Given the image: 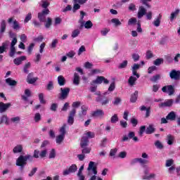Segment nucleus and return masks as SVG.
I'll return each mask as SVG.
<instances>
[{"label": "nucleus", "mask_w": 180, "mask_h": 180, "mask_svg": "<svg viewBox=\"0 0 180 180\" xmlns=\"http://www.w3.org/2000/svg\"><path fill=\"white\" fill-rule=\"evenodd\" d=\"M155 174H148V169L146 167L144 170V175L143 176L142 179H146V180H151V179H155Z\"/></svg>", "instance_id": "4468645a"}, {"label": "nucleus", "mask_w": 180, "mask_h": 180, "mask_svg": "<svg viewBox=\"0 0 180 180\" xmlns=\"http://www.w3.org/2000/svg\"><path fill=\"white\" fill-rule=\"evenodd\" d=\"M34 120L35 123H39V122L41 120V115H40L39 112L35 113Z\"/></svg>", "instance_id": "c03bdc74"}, {"label": "nucleus", "mask_w": 180, "mask_h": 180, "mask_svg": "<svg viewBox=\"0 0 180 180\" xmlns=\"http://www.w3.org/2000/svg\"><path fill=\"white\" fill-rule=\"evenodd\" d=\"M103 82H104V84H109V80H108V79L105 78V77L103 76H98L95 80H93L91 82V85L94 86L96 84H101Z\"/></svg>", "instance_id": "39448f33"}, {"label": "nucleus", "mask_w": 180, "mask_h": 180, "mask_svg": "<svg viewBox=\"0 0 180 180\" xmlns=\"http://www.w3.org/2000/svg\"><path fill=\"white\" fill-rule=\"evenodd\" d=\"M139 69H140V65L137 63H134L131 68L132 75L136 77V78H140V75L137 73V70H139Z\"/></svg>", "instance_id": "dca6fc26"}, {"label": "nucleus", "mask_w": 180, "mask_h": 180, "mask_svg": "<svg viewBox=\"0 0 180 180\" xmlns=\"http://www.w3.org/2000/svg\"><path fill=\"white\" fill-rule=\"evenodd\" d=\"M167 120H170L171 122H174L176 119V113L174 111H171L168 113V115L166 116Z\"/></svg>", "instance_id": "393cba45"}, {"label": "nucleus", "mask_w": 180, "mask_h": 180, "mask_svg": "<svg viewBox=\"0 0 180 180\" xmlns=\"http://www.w3.org/2000/svg\"><path fill=\"white\" fill-rule=\"evenodd\" d=\"M27 164V162L26 161V158H25V155H20L16 160L15 165L19 167L20 171H23Z\"/></svg>", "instance_id": "f03ea898"}, {"label": "nucleus", "mask_w": 180, "mask_h": 180, "mask_svg": "<svg viewBox=\"0 0 180 180\" xmlns=\"http://www.w3.org/2000/svg\"><path fill=\"white\" fill-rule=\"evenodd\" d=\"M146 14L147 10L146 9V8H144V6H140L137 14L138 19H141V18H143V16Z\"/></svg>", "instance_id": "2eb2a0df"}, {"label": "nucleus", "mask_w": 180, "mask_h": 180, "mask_svg": "<svg viewBox=\"0 0 180 180\" xmlns=\"http://www.w3.org/2000/svg\"><path fill=\"white\" fill-rule=\"evenodd\" d=\"M139 162L141 165H146V164H148L150 162L146 159H143L141 158H134L131 160V165H134V164H137Z\"/></svg>", "instance_id": "9d476101"}, {"label": "nucleus", "mask_w": 180, "mask_h": 180, "mask_svg": "<svg viewBox=\"0 0 180 180\" xmlns=\"http://www.w3.org/2000/svg\"><path fill=\"white\" fill-rule=\"evenodd\" d=\"M154 57V54L151 51H147L146 53V60H150Z\"/></svg>", "instance_id": "8fccbe9b"}, {"label": "nucleus", "mask_w": 180, "mask_h": 180, "mask_svg": "<svg viewBox=\"0 0 180 180\" xmlns=\"http://www.w3.org/2000/svg\"><path fill=\"white\" fill-rule=\"evenodd\" d=\"M83 24H82V26ZM85 29H92V26H94V24L92 23V21L88 20L85 23L84 22Z\"/></svg>", "instance_id": "ea45409f"}, {"label": "nucleus", "mask_w": 180, "mask_h": 180, "mask_svg": "<svg viewBox=\"0 0 180 180\" xmlns=\"http://www.w3.org/2000/svg\"><path fill=\"white\" fill-rule=\"evenodd\" d=\"M15 53H16V48H15V46H11L9 53L10 57H13V56H15Z\"/></svg>", "instance_id": "6e6d98bb"}, {"label": "nucleus", "mask_w": 180, "mask_h": 180, "mask_svg": "<svg viewBox=\"0 0 180 180\" xmlns=\"http://www.w3.org/2000/svg\"><path fill=\"white\" fill-rule=\"evenodd\" d=\"M72 109L69 112V116L68 117V124H74V117L77 114V110L75 108H79L81 106V101H75L72 104Z\"/></svg>", "instance_id": "f257e3e1"}, {"label": "nucleus", "mask_w": 180, "mask_h": 180, "mask_svg": "<svg viewBox=\"0 0 180 180\" xmlns=\"http://www.w3.org/2000/svg\"><path fill=\"white\" fill-rule=\"evenodd\" d=\"M173 103H174V100L169 99L167 101L159 104V108H171Z\"/></svg>", "instance_id": "6ab92c4d"}, {"label": "nucleus", "mask_w": 180, "mask_h": 180, "mask_svg": "<svg viewBox=\"0 0 180 180\" xmlns=\"http://www.w3.org/2000/svg\"><path fill=\"white\" fill-rule=\"evenodd\" d=\"M52 23H53V20H51V18H48L47 20L45 22V27L46 29H50V26H51Z\"/></svg>", "instance_id": "49530a36"}, {"label": "nucleus", "mask_w": 180, "mask_h": 180, "mask_svg": "<svg viewBox=\"0 0 180 180\" xmlns=\"http://www.w3.org/2000/svg\"><path fill=\"white\" fill-rule=\"evenodd\" d=\"M96 101L99 102L101 103L102 106H106L108 103H109V98H102V96H98L97 98H96Z\"/></svg>", "instance_id": "f3484780"}, {"label": "nucleus", "mask_w": 180, "mask_h": 180, "mask_svg": "<svg viewBox=\"0 0 180 180\" xmlns=\"http://www.w3.org/2000/svg\"><path fill=\"white\" fill-rule=\"evenodd\" d=\"M70 89L68 87L60 88V99H61V101L67 99V98H68V95H70Z\"/></svg>", "instance_id": "6e6552de"}, {"label": "nucleus", "mask_w": 180, "mask_h": 180, "mask_svg": "<svg viewBox=\"0 0 180 180\" xmlns=\"http://www.w3.org/2000/svg\"><path fill=\"white\" fill-rule=\"evenodd\" d=\"M128 62L127 60H124L122 63L118 65L119 70H123V68H126L127 67Z\"/></svg>", "instance_id": "864d4df0"}, {"label": "nucleus", "mask_w": 180, "mask_h": 180, "mask_svg": "<svg viewBox=\"0 0 180 180\" xmlns=\"http://www.w3.org/2000/svg\"><path fill=\"white\" fill-rule=\"evenodd\" d=\"M49 158H50V159L56 158V149L53 148L51 150V151L49 153Z\"/></svg>", "instance_id": "052dcab7"}, {"label": "nucleus", "mask_w": 180, "mask_h": 180, "mask_svg": "<svg viewBox=\"0 0 180 180\" xmlns=\"http://www.w3.org/2000/svg\"><path fill=\"white\" fill-rule=\"evenodd\" d=\"M160 78H161L160 75H156L153 76V77L150 78V80L151 81V82H157L158 79H160Z\"/></svg>", "instance_id": "603ef678"}, {"label": "nucleus", "mask_w": 180, "mask_h": 180, "mask_svg": "<svg viewBox=\"0 0 180 180\" xmlns=\"http://www.w3.org/2000/svg\"><path fill=\"white\" fill-rule=\"evenodd\" d=\"M112 23H114L115 26H121L122 22L118 18H112L111 20Z\"/></svg>", "instance_id": "de8ad7c7"}, {"label": "nucleus", "mask_w": 180, "mask_h": 180, "mask_svg": "<svg viewBox=\"0 0 180 180\" xmlns=\"http://www.w3.org/2000/svg\"><path fill=\"white\" fill-rule=\"evenodd\" d=\"M25 96H22L21 98L22 101H25V102H27V101H29L28 98H30V96H32V92L30 89H25Z\"/></svg>", "instance_id": "b1692460"}, {"label": "nucleus", "mask_w": 180, "mask_h": 180, "mask_svg": "<svg viewBox=\"0 0 180 180\" xmlns=\"http://www.w3.org/2000/svg\"><path fill=\"white\" fill-rule=\"evenodd\" d=\"M26 58H27L25 56H20V57L15 58L13 60V63L15 65H20V64H22L23 61H26Z\"/></svg>", "instance_id": "aec40b11"}, {"label": "nucleus", "mask_w": 180, "mask_h": 180, "mask_svg": "<svg viewBox=\"0 0 180 180\" xmlns=\"http://www.w3.org/2000/svg\"><path fill=\"white\" fill-rule=\"evenodd\" d=\"M83 137H87V139H94L95 137V134L91 131H88L87 133L84 134Z\"/></svg>", "instance_id": "09e8293b"}, {"label": "nucleus", "mask_w": 180, "mask_h": 180, "mask_svg": "<svg viewBox=\"0 0 180 180\" xmlns=\"http://www.w3.org/2000/svg\"><path fill=\"white\" fill-rule=\"evenodd\" d=\"M169 77L172 79H175V81H178L180 79V71L172 70L169 73Z\"/></svg>", "instance_id": "ddd939ff"}, {"label": "nucleus", "mask_w": 180, "mask_h": 180, "mask_svg": "<svg viewBox=\"0 0 180 180\" xmlns=\"http://www.w3.org/2000/svg\"><path fill=\"white\" fill-rule=\"evenodd\" d=\"M179 14V9H176L174 12H172L170 14V17L169 19L171 20V22H173L174 19L176 18V16H178V15Z\"/></svg>", "instance_id": "72a5a7b5"}, {"label": "nucleus", "mask_w": 180, "mask_h": 180, "mask_svg": "<svg viewBox=\"0 0 180 180\" xmlns=\"http://www.w3.org/2000/svg\"><path fill=\"white\" fill-rule=\"evenodd\" d=\"M81 78L79 77V75L78 73L75 72L74 73V77H73V84L74 85H79V82H80Z\"/></svg>", "instance_id": "c756f323"}, {"label": "nucleus", "mask_w": 180, "mask_h": 180, "mask_svg": "<svg viewBox=\"0 0 180 180\" xmlns=\"http://www.w3.org/2000/svg\"><path fill=\"white\" fill-rule=\"evenodd\" d=\"M67 127V124H64L60 129V136H63L64 137H65V133H67V131H65V128Z\"/></svg>", "instance_id": "37998d69"}, {"label": "nucleus", "mask_w": 180, "mask_h": 180, "mask_svg": "<svg viewBox=\"0 0 180 180\" xmlns=\"http://www.w3.org/2000/svg\"><path fill=\"white\" fill-rule=\"evenodd\" d=\"M136 81H137V77H136L134 75L131 76L128 79V83L131 86H133L134 84H136Z\"/></svg>", "instance_id": "c9c22d12"}, {"label": "nucleus", "mask_w": 180, "mask_h": 180, "mask_svg": "<svg viewBox=\"0 0 180 180\" xmlns=\"http://www.w3.org/2000/svg\"><path fill=\"white\" fill-rule=\"evenodd\" d=\"M98 89V86H92L89 88V90L91 92H94V95H96L97 96H101V92L99 91H96Z\"/></svg>", "instance_id": "f704fd0d"}, {"label": "nucleus", "mask_w": 180, "mask_h": 180, "mask_svg": "<svg viewBox=\"0 0 180 180\" xmlns=\"http://www.w3.org/2000/svg\"><path fill=\"white\" fill-rule=\"evenodd\" d=\"M131 139L135 142L139 141V138H137V136H136V134L133 131H130L128 134V136H127V135L124 136L122 139V141H129V139Z\"/></svg>", "instance_id": "1a4fd4ad"}, {"label": "nucleus", "mask_w": 180, "mask_h": 180, "mask_svg": "<svg viewBox=\"0 0 180 180\" xmlns=\"http://www.w3.org/2000/svg\"><path fill=\"white\" fill-rule=\"evenodd\" d=\"M11 122L12 123H14L15 124H18L20 122V117L17 116V117H13L11 118Z\"/></svg>", "instance_id": "a18cd8bd"}, {"label": "nucleus", "mask_w": 180, "mask_h": 180, "mask_svg": "<svg viewBox=\"0 0 180 180\" xmlns=\"http://www.w3.org/2000/svg\"><path fill=\"white\" fill-rule=\"evenodd\" d=\"M6 84H7V85H9V86H16V85H18V82L9 77L6 79Z\"/></svg>", "instance_id": "bb28decb"}, {"label": "nucleus", "mask_w": 180, "mask_h": 180, "mask_svg": "<svg viewBox=\"0 0 180 180\" xmlns=\"http://www.w3.org/2000/svg\"><path fill=\"white\" fill-rule=\"evenodd\" d=\"M6 30V22L5 21V20H2L0 24L1 34H3V33H5Z\"/></svg>", "instance_id": "c85d7f7f"}, {"label": "nucleus", "mask_w": 180, "mask_h": 180, "mask_svg": "<svg viewBox=\"0 0 180 180\" xmlns=\"http://www.w3.org/2000/svg\"><path fill=\"white\" fill-rule=\"evenodd\" d=\"M33 49H34V44L32 43L27 48L28 54H32V51H33Z\"/></svg>", "instance_id": "0e129e2a"}, {"label": "nucleus", "mask_w": 180, "mask_h": 180, "mask_svg": "<svg viewBox=\"0 0 180 180\" xmlns=\"http://www.w3.org/2000/svg\"><path fill=\"white\" fill-rule=\"evenodd\" d=\"M44 39V37H43V35H39L37 37H34L33 39L34 41H35L36 43H41V41H43V39Z\"/></svg>", "instance_id": "5fc2aeb1"}, {"label": "nucleus", "mask_w": 180, "mask_h": 180, "mask_svg": "<svg viewBox=\"0 0 180 180\" xmlns=\"http://www.w3.org/2000/svg\"><path fill=\"white\" fill-rule=\"evenodd\" d=\"M1 123H5L6 124L8 123V117L6 115H3L1 117L0 124H1Z\"/></svg>", "instance_id": "338daca9"}, {"label": "nucleus", "mask_w": 180, "mask_h": 180, "mask_svg": "<svg viewBox=\"0 0 180 180\" xmlns=\"http://www.w3.org/2000/svg\"><path fill=\"white\" fill-rule=\"evenodd\" d=\"M8 25H12V27L14 30H19L20 29V25H19V22L16 19H15L14 17H11L8 19Z\"/></svg>", "instance_id": "0eeeda50"}, {"label": "nucleus", "mask_w": 180, "mask_h": 180, "mask_svg": "<svg viewBox=\"0 0 180 180\" xmlns=\"http://www.w3.org/2000/svg\"><path fill=\"white\" fill-rule=\"evenodd\" d=\"M94 165H95L94 162L91 161L89 163V167L87 168V171H92L94 174L89 179V180H96V175L98 174V171L96 170V167H95Z\"/></svg>", "instance_id": "20e7f679"}, {"label": "nucleus", "mask_w": 180, "mask_h": 180, "mask_svg": "<svg viewBox=\"0 0 180 180\" xmlns=\"http://www.w3.org/2000/svg\"><path fill=\"white\" fill-rule=\"evenodd\" d=\"M64 139H65V136L63 135H58V136H56V144H58L60 146V144H61L63 141H64Z\"/></svg>", "instance_id": "e433bc0d"}, {"label": "nucleus", "mask_w": 180, "mask_h": 180, "mask_svg": "<svg viewBox=\"0 0 180 180\" xmlns=\"http://www.w3.org/2000/svg\"><path fill=\"white\" fill-rule=\"evenodd\" d=\"M50 13V10L44 9L41 13H38V19L41 22H46V16Z\"/></svg>", "instance_id": "9b49d317"}, {"label": "nucleus", "mask_w": 180, "mask_h": 180, "mask_svg": "<svg viewBox=\"0 0 180 180\" xmlns=\"http://www.w3.org/2000/svg\"><path fill=\"white\" fill-rule=\"evenodd\" d=\"M33 77V72L29 73L27 77V82H28V84H34V82L39 79V77Z\"/></svg>", "instance_id": "412c9836"}, {"label": "nucleus", "mask_w": 180, "mask_h": 180, "mask_svg": "<svg viewBox=\"0 0 180 180\" xmlns=\"http://www.w3.org/2000/svg\"><path fill=\"white\" fill-rule=\"evenodd\" d=\"M39 102L40 103L44 105L46 103V101L44 99V94L43 93H40L39 94Z\"/></svg>", "instance_id": "3c124183"}, {"label": "nucleus", "mask_w": 180, "mask_h": 180, "mask_svg": "<svg viewBox=\"0 0 180 180\" xmlns=\"http://www.w3.org/2000/svg\"><path fill=\"white\" fill-rule=\"evenodd\" d=\"M79 33H81V31L79 29H76L72 32V39H75V37H78L79 36Z\"/></svg>", "instance_id": "a19ab883"}, {"label": "nucleus", "mask_w": 180, "mask_h": 180, "mask_svg": "<svg viewBox=\"0 0 180 180\" xmlns=\"http://www.w3.org/2000/svg\"><path fill=\"white\" fill-rule=\"evenodd\" d=\"M40 60H41V55L39 53H36L35 58L34 59V63L38 64Z\"/></svg>", "instance_id": "13d9d810"}, {"label": "nucleus", "mask_w": 180, "mask_h": 180, "mask_svg": "<svg viewBox=\"0 0 180 180\" xmlns=\"http://www.w3.org/2000/svg\"><path fill=\"white\" fill-rule=\"evenodd\" d=\"M155 128L153 124H150L146 129V134H153V133H155Z\"/></svg>", "instance_id": "7c9ffc66"}, {"label": "nucleus", "mask_w": 180, "mask_h": 180, "mask_svg": "<svg viewBox=\"0 0 180 180\" xmlns=\"http://www.w3.org/2000/svg\"><path fill=\"white\" fill-rule=\"evenodd\" d=\"M162 92H168V95L171 96V95H174V93L175 92V90L174 89V86L172 85H168L165 86L162 88Z\"/></svg>", "instance_id": "f8f14e48"}, {"label": "nucleus", "mask_w": 180, "mask_h": 180, "mask_svg": "<svg viewBox=\"0 0 180 180\" xmlns=\"http://www.w3.org/2000/svg\"><path fill=\"white\" fill-rule=\"evenodd\" d=\"M161 19H162V15L159 14V15L155 18V20L153 22V26L155 27H158L161 25Z\"/></svg>", "instance_id": "5701e85b"}, {"label": "nucleus", "mask_w": 180, "mask_h": 180, "mask_svg": "<svg viewBox=\"0 0 180 180\" xmlns=\"http://www.w3.org/2000/svg\"><path fill=\"white\" fill-rule=\"evenodd\" d=\"M88 144H89V140L88 139V137L82 136L80 142V146L82 147V148L87 147Z\"/></svg>", "instance_id": "4be33fe9"}, {"label": "nucleus", "mask_w": 180, "mask_h": 180, "mask_svg": "<svg viewBox=\"0 0 180 180\" xmlns=\"http://www.w3.org/2000/svg\"><path fill=\"white\" fill-rule=\"evenodd\" d=\"M122 102V98L120 97H115L114 101H112V103L115 105L117 106Z\"/></svg>", "instance_id": "e2e57ef3"}, {"label": "nucleus", "mask_w": 180, "mask_h": 180, "mask_svg": "<svg viewBox=\"0 0 180 180\" xmlns=\"http://www.w3.org/2000/svg\"><path fill=\"white\" fill-rule=\"evenodd\" d=\"M11 108V103H4L0 102V113H4Z\"/></svg>", "instance_id": "a211bd4d"}, {"label": "nucleus", "mask_w": 180, "mask_h": 180, "mask_svg": "<svg viewBox=\"0 0 180 180\" xmlns=\"http://www.w3.org/2000/svg\"><path fill=\"white\" fill-rule=\"evenodd\" d=\"M30 67H32L30 62L25 63L23 68V72L25 74H29V68H30Z\"/></svg>", "instance_id": "4c0bfd02"}, {"label": "nucleus", "mask_w": 180, "mask_h": 180, "mask_svg": "<svg viewBox=\"0 0 180 180\" xmlns=\"http://www.w3.org/2000/svg\"><path fill=\"white\" fill-rule=\"evenodd\" d=\"M58 84L60 86L65 85V78H64V76L60 75L58 77Z\"/></svg>", "instance_id": "2f4dec72"}, {"label": "nucleus", "mask_w": 180, "mask_h": 180, "mask_svg": "<svg viewBox=\"0 0 180 180\" xmlns=\"http://www.w3.org/2000/svg\"><path fill=\"white\" fill-rule=\"evenodd\" d=\"M137 98H139V91H135L134 93L131 95L130 102L131 103H136V102H137Z\"/></svg>", "instance_id": "a878e982"}, {"label": "nucleus", "mask_w": 180, "mask_h": 180, "mask_svg": "<svg viewBox=\"0 0 180 180\" xmlns=\"http://www.w3.org/2000/svg\"><path fill=\"white\" fill-rule=\"evenodd\" d=\"M83 149L82 150V154H89L91 153V148H82Z\"/></svg>", "instance_id": "69168bd1"}, {"label": "nucleus", "mask_w": 180, "mask_h": 180, "mask_svg": "<svg viewBox=\"0 0 180 180\" xmlns=\"http://www.w3.org/2000/svg\"><path fill=\"white\" fill-rule=\"evenodd\" d=\"M23 151V146L22 145H17L13 149V153L14 154H18V153H22Z\"/></svg>", "instance_id": "473e14b6"}, {"label": "nucleus", "mask_w": 180, "mask_h": 180, "mask_svg": "<svg viewBox=\"0 0 180 180\" xmlns=\"http://www.w3.org/2000/svg\"><path fill=\"white\" fill-rule=\"evenodd\" d=\"M117 122H119V117L117 114H115L111 117V123H116Z\"/></svg>", "instance_id": "680f3d73"}, {"label": "nucleus", "mask_w": 180, "mask_h": 180, "mask_svg": "<svg viewBox=\"0 0 180 180\" xmlns=\"http://www.w3.org/2000/svg\"><path fill=\"white\" fill-rule=\"evenodd\" d=\"M88 113V106L83 105L81 106V110L78 113L79 120L84 122L85 120V115Z\"/></svg>", "instance_id": "7ed1b4c3"}, {"label": "nucleus", "mask_w": 180, "mask_h": 180, "mask_svg": "<svg viewBox=\"0 0 180 180\" xmlns=\"http://www.w3.org/2000/svg\"><path fill=\"white\" fill-rule=\"evenodd\" d=\"M146 126H141L140 127L139 131V135L140 137H143V134H144V131H146Z\"/></svg>", "instance_id": "bf43d9fd"}, {"label": "nucleus", "mask_w": 180, "mask_h": 180, "mask_svg": "<svg viewBox=\"0 0 180 180\" xmlns=\"http://www.w3.org/2000/svg\"><path fill=\"white\" fill-rule=\"evenodd\" d=\"M164 63V59L163 58H158L155 60H154L153 64L155 65H161Z\"/></svg>", "instance_id": "4d7b16f0"}, {"label": "nucleus", "mask_w": 180, "mask_h": 180, "mask_svg": "<svg viewBox=\"0 0 180 180\" xmlns=\"http://www.w3.org/2000/svg\"><path fill=\"white\" fill-rule=\"evenodd\" d=\"M110 32V30L108 29V28H103L101 31V33L102 34V36H106V34H108V32Z\"/></svg>", "instance_id": "774afa93"}, {"label": "nucleus", "mask_w": 180, "mask_h": 180, "mask_svg": "<svg viewBox=\"0 0 180 180\" xmlns=\"http://www.w3.org/2000/svg\"><path fill=\"white\" fill-rule=\"evenodd\" d=\"M167 144H169V146H172V144H174V136H172V135L169 134L167 136Z\"/></svg>", "instance_id": "79ce46f5"}, {"label": "nucleus", "mask_w": 180, "mask_h": 180, "mask_svg": "<svg viewBox=\"0 0 180 180\" xmlns=\"http://www.w3.org/2000/svg\"><path fill=\"white\" fill-rule=\"evenodd\" d=\"M40 5L44 9H49L47 8H49L50 6V3H49L46 0H41Z\"/></svg>", "instance_id": "58836bf2"}, {"label": "nucleus", "mask_w": 180, "mask_h": 180, "mask_svg": "<svg viewBox=\"0 0 180 180\" xmlns=\"http://www.w3.org/2000/svg\"><path fill=\"white\" fill-rule=\"evenodd\" d=\"M103 115H105V112H103V110H97L92 112L91 116L93 117H101V116H103Z\"/></svg>", "instance_id": "cd10ccee"}, {"label": "nucleus", "mask_w": 180, "mask_h": 180, "mask_svg": "<svg viewBox=\"0 0 180 180\" xmlns=\"http://www.w3.org/2000/svg\"><path fill=\"white\" fill-rule=\"evenodd\" d=\"M78 171V167L77 165L73 164L68 169H66L63 171V174L64 176H67V175H70V174H75Z\"/></svg>", "instance_id": "423d86ee"}]
</instances>
